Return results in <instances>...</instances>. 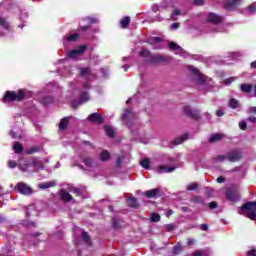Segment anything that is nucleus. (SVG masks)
Instances as JSON below:
<instances>
[{"label":"nucleus","instance_id":"1","mask_svg":"<svg viewBox=\"0 0 256 256\" xmlns=\"http://www.w3.org/2000/svg\"><path fill=\"white\" fill-rule=\"evenodd\" d=\"M238 213L254 221L256 217V202H247L238 210Z\"/></svg>","mask_w":256,"mask_h":256},{"label":"nucleus","instance_id":"2","mask_svg":"<svg viewBox=\"0 0 256 256\" xmlns=\"http://www.w3.org/2000/svg\"><path fill=\"white\" fill-rule=\"evenodd\" d=\"M25 99V92L23 90L7 91L3 97V103H11V101H21Z\"/></svg>","mask_w":256,"mask_h":256},{"label":"nucleus","instance_id":"3","mask_svg":"<svg viewBox=\"0 0 256 256\" xmlns=\"http://www.w3.org/2000/svg\"><path fill=\"white\" fill-rule=\"evenodd\" d=\"M140 57H144L145 59H148L150 63H163V61H167L165 56L161 55H152L151 52H149L148 49L143 48L140 51Z\"/></svg>","mask_w":256,"mask_h":256},{"label":"nucleus","instance_id":"4","mask_svg":"<svg viewBox=\"0 0 256 256\" xmlns=\"http://www.w3.org/2000/svg\"><path fill=\"white\" fill-rule=\"evenodd\" d=\"M188 71L191 73V75L194 76L195 81L199 83V85H205L206 80L205 76L199 72V70L193 66H188Z\"/></svg>","mask_w":256,"mask_h":256},{"label":"nucleus","instance_id":"5","mask_svg":"<svg viewBox=\"0 0 256 256\" xmlns=\"http://www.w3.org/2000/svg\"><path fill=\"white\" fill-rule=\"evenodd\" d=\"M15 189L22 195H31L33 193V189H31L25 182H19Z\"/></svg>","mask_w":256,"mask_h":256},{"label":"nucleus","instance_id":"6","mask_svg":"<svg viewBox=\"0 0 256 256\" xmlns=\"http://www.w3.org/2000/svg\"><path fill=\"white\" fill-rule=\"evenodd\" d=\"M87 50V46H79L78 48L68 52V57L69 59H77L79 55H83L85 51Z\"/></svg>","mask_w":256,"mask_h":256},{"label":"nucleus","instance_id":"7","mask_svg":"<svg viewBox=\"0 0 256 256\" xmlns=\"http://www.w3.org/2000/svg\"><path fill=\"white\" fill-rule=\"evenodd\" d=\"M122 119L127 125H129L130 121H135V119H137V114L130 109H126L122 115Z\"/></svg>","mask_w":256,"mask_h":256},{"label":"nucleus","instance_id":"8","mask_svg":"<svg viewBox=\"0 0 256 256\" xmlns=\"http://www.w3.org/2000/svg\"><path fill=\"white\" fill-rule=\"evenodd\" d=\"M168 45L171 51H175L176 55H180L181 57H187V52L181 49V46H179L177 43L170 42Z\"/></svg>","mask_w":256,"mask_h":256},{"label":"nucleus","instance_id":"9","mask_svg":"<svg viewBox=\"0 0 256 256\" xmlns=\"http://www.w3.org/2000/svg\"><path fill=\"white\" fill-rule=\"evenodd\" d=\"M80 75L86 79V81H93V79H95V75L91 72V68H80Z\"/></svg>","mask_w":256,"mask_h":256},{"label":"nucleus","instance_id":"10","mask_svg":"<svg viewBox=\"0 0 256 256\" xmlns=\"http://www.w3.org/2000/svg\"><path fill=\"white\" fill-rule=\"evenodd\" d=\"M83 163L88 171H93V169L99 167V164L93 158L86 157L83 159Z\"/></svg>","mask_w":256,"mask_h":256},{"label":"nucleus","instance_id":"11","mask_svg":"<svg viewBox=\"0 0 256 256\" xmlns=\"http://www.w3.org/2000/svg\"><path fill=\"white\" fill-rule=\"evenodd\" d=\"M183 113L187 117H191L192 119H198L199 118V111L191 109L189 106L183 107Z\"/></svg>","mask_w":256,"mask_h":256},{"label":"nucleus","instance_id":"12","mask_svg":"<svg viewBox=\"0 0 256 256\" xmlns=\"http://www.w3.org/2000/svg\"><path fill=\"white\" fill-rule=\"evenodd\" d=\"M228 161L235 163L241 159V152L239 150H232L227 154Z\"/></svg>","mask_w":256,"mask_h":256},{"label":"nucleus","instance_id":"13","mask_svg":"<svg viewBox=\"0 0 256 256\" xmlns=\"http://www.w3.org/2000/svg\"><path fill=\"white\" fill-rule=\"evenodd\" d=\"M239 197V191L237 190L228 189L226 191V199H229V201H239Z\"/></svg>","mask_w":256,"mask_h":256},{"label":"nucleus","instance_id":"14","mask_svg":"<svg viewBox=\"0 0 256 256\" xmlns=\"http://www.w3.org/2000/svg\"><path fill=\"white\" fill-rule=\"evenodd\" d=\"M174 166H167V165H160L157 167V173L162 174V173H173L175 171Z\"/></svg>","mask_w":256,"mask_h":256},{"label":"nucleus","instance_id":"15","mask_svg":"<svg viewBox=\"0 0 256 256\" xmlns=\"http://www.w3.org/2000/svg\"><path fill=\"white\" fill-rule=\"evenodd\" d=\"M90 123H103V118L99 113H92L88 116Z\"/></svg>","mask_w":256,"mask_h":256},{"label":"nucleus","instance_id":"16","mask_svg":"<svg viewBox=\"0 0 256 256\" xmlns=\"http://www.w3.org/2000/svg\"><path fill=\"white\" fill-rule=\"evenodd\" d=\"M208 21L210 23L217 24V23H221V21H223V18L215 13H210L208 15Z\"/></svg>","mask_w":256,"mask_h":256},{"label":"nucleus","instance_id":"17","mask_svg":"<svg viewBox=\"0 0 256 256\" xmlns=\"http://www.w3.org/2000/svg\"><path fill=\"white\" fill-rule=\"evenodd\" d=\"M10 25L5 21V19L0 18V35H5L3 31H9Z\"/></svg>","mask_w":256,"mask_h":256},{"label":"nucleus","instance_id":"18","mask_svg":"<svg viewBox=\"0 0 256 256\" xmlns=\"http://www.w3.org/2000/svg\"><path fill=\"white\" fill-rule=\"evenodd\" d=\"M159 188H154L151 190H147L146 192H144L145 196L148 197V199H151L153 197H157V195H159Z\"/></svg>","mask_w":256,"mask_h":256},{"label":"nucleus","instance_id":"19","mask_svg":"<svg viewBox=\"0 0 256 256\" xmlns=\"http://www.w3.org/2000/svg\"><path fill=\"white\" fill-rule=\"evenodd\" d=\"M224 138H225V134H213L212 136H210L209 142L210 143H217V142L221 141Z\"/></svg>","mask_w":256,"mask_h":256},{"label":"nucleus","instance_id":"20","mask_svg":"<svg viewBox=\"0 0 256 256\" xmlns=\"http://www.w3.org/2000/svg\"><path fill=\"white\" fill-rule=\"evenodd\" d=\"M60 199H62V201H71V199H73V196H71V194H69L67 190H61Z\"/></svg>","mask_w":256,"mask_h":256},{"label":"nucleus","instance_id":"21","mask_svg":"<svg viewBox=\"0 0 256 256\" xmlns=\"http://www.w3.org/2000/svg\"><path fill=\"white\" fill-rule=\"evenodd\" d=\"M104 131L108 137H115V128L113 126L106 125L104 126Z\"/></svg>","mask_w":256,"mask_h":256},{"label":"nucleus","instance_id":"22","mask_svg":"<svg viewBox=\"0 0 256 256\" xmlns=\"http://www.w3.org/2000/svg\"><path fill=\"white\" fill-rule=\"evenodd\" d=\"M239 1L241 0H227L225 4L226 9H233L234 7H237L239 4Z\"/></svg>","mask_w":256,"mask_h":256},{"label":"nucleus","instance_id":"23","mask_svg":"<svg viewBox=\"0 0 256 256\" xmlns=\"http://www.w3.org/2000/svg\"><path fill=\"white\" fill-rule=\"evenodd\" d=\"M55 185H56L55 182L48 181V182H43L38 184V187L39 189H49L51 187H55Z\"/></svg>","mask_w":256,"mask_h":256},{"label":"nucleus","instance_id":"24","mask_svg":"<svg viewBox=\"0 0 256 256\" xmlns=\"http://www.w3.org/2000/svg\"><path fill=\"white\" fill-rule=\"evenodd\" d=\"M127 204L129 205V207H133L134 209H137L139 207V203H137V199L135 197L128 198Z\"/></svg>","mask_w":256,"mask_h":256},{"label":"nucleus","instance_id":"25","mask_svg":"<svg viewBox=\"0 0 256 256\" xmlns=\"http://www.w3.org/2000/svg\"><path fill=\"white\" fill-rule=\"evenodd\" d=\"M129 23H131V18L129 16H126L122 20H120V25L122 29H127V27H129Z\"/></svg>","mask_w":256,"mask_h":256},{"label":"nucleus","instance_id":"26","mask_svg":"<svg viewBox=\"0 0 256 256\" xmlns=\"http://www.w3.org/2000/svg\"><path fill=\"white\" fill-rule=\"evenodd\" d=\"M253 89V85L251 84H241L240 86V90L242 91V93H251Z\"/></svg>","mask_w":256,"mask_h":256},{"label":"nucleus","instance_id":"27","mask_svg":"<svg viewBox=\"0 0 256 256\" xmlns=\"http://www.w3.org/2000/svg\"><path fill=\"white\" fill-rule=\"evenodd\" d=\"M82 233V240L84 241V243H86V245L88 247H91V238H89V235L87 234V232L79 230Z\"/></svg>","mask_w":256,"mask_h":256},{"label":"nucleus","instance_id":"28","mask_svg":"<svg viewBox=\"0 0 256 256\" xmlns=\"http://www.w3.org/2000/svg\"><path fill=\"white\" fill-rule=\"evenodd\" d=\"M67 125H69V118H68V117L63 118V119L60 121L59 129H60L61 131H65V129H67Z\"/></svg>","mask_w":256,"mask_h":256},{"label":"nucleus","instance_id":"29","mask_svg":"<svg viewBox=\"0 0 256 256\" xmlns=\"http://www.w3.org/2000/svg\"><path fill=\"white\" fill-rule=\"evenodd\" d=\"M110 158L111 154L109 153V151L104 150L100 153V161H109Z\"/></svg>","mask_w":256,"mask_h":256},{"label":"nucleus","instance_id":"30","mask_svg":"<svg viewBox=\"0 0 256 256\" xmlns=\"http://www.w3.org/2000/svg\"><path fill=\"white\" fill-rule=\"evenodd\" d=\"M187 137H189L187 134H183L182 136L176 138L173 141L174 145H181V143H183V141H187Z\"/></svg>","mask_w":256,"mask_h":256},{"label":"nucleus","instance_id":"31","mask_svg":"<svg viewBox=\"0 0 256 256\" xmlns=\"http://www.w3.org/2000/svg\"><path fill=\"white\" fill-rule=\"evenodd\" d=\"M89 101V94L87 92H82L80 94L79 104L87 103Z\"/></svg>","mask_w":256,"mask_h":256},{"label":"nucleus","instance_id":"32","mask_svg":"<svg viewBox=\"0 0 256 256\" xmlns=\"http://www.w3.org/2000/svg\"><path fill=\"white\" fill-rule=\"evenodd\" d=\"M140 165L141 167H143V169H151V161L149 160V158H145L140 161Z\"/></svg>","mask_w":256,"mask_h":256},{"label":"nucleus","instance_id":"33","mask_svg":"<svg viewBox=\"0 0 256 256\" xmlns=\"http://www.w3.org/2000/svg\"><path fill=\"white\" fill-rule=\"evenodd\" d=\"M214 27H215L214 33H226L227 31L225 26L221 24H216Z\"/></svg>","mask_w":256,"mask_h":256},{"label":"nucleus","instance_id":"34","mask_svg":"<svg viewBox=\"0 0 256 256\" xmlns=\"http://www.w3.org/2000/svg\"><path fill=\"white\" fill-rule=\"evenodd\" d=\"M228 57L230 59H239V57H243V53H241V52H230V53H228Z\"/></svg>","mask_w":256,"mask_h":256},{"label":"nucleus","instance_id":"35","mask_svg":"<svg viewBox=\"0 0 256 256\" xmlns=\"http://www.w3.org/2000/svg\"><path fill=\"white\" fill-rule=\"evenodd\" d=\"M229 105H230L231 109H237V107H239V101L235 98H232L229 101Z\"/></svg>","mask_w":256,"mask_h":256},{"label":"nucleus","instance_id":"36","mask_svg":"<svg viewBox=\"0 0 256 256\" xmlns=\"http://www.w3.org/2000/svg\"><path fill=\"white\" fill-rule=\"evenodd\" d=\"M214 161L216 163H223V161H228V158L225 155H218V156L214 157Z\"/></svg>","mask_w":256,"mask_h":256},{"label":"nucleus","instance_id":"37","mask_svg":"<svg viewBox=\"0 0 256 256\" xmlns=\"http://www.w3.org/2000/svg\"><path fill=\"white\" fill-rule=\"evenodd\" d=\"M77 39H79V34L66 36V41H68V43H73V41H77Z\"/></svg>","mask_w":256,"mask_h":256},{"label":"nucleus","instance_id":"38","mask_svg":"<svg viewBox=\"0 0 256 256\" xmlns=\"http://www.w3.org/2000/svg\"><path fill=\"white\" fill-rule=\"evenodd\" d=\"M31 213H34V215H37V211H35L34 205H30L26 210L27 217H29L31 215Z\"/></svg>","mask_w":256,"mask_h":256},{"label":"nucleus","instance_id":"39","mask_svg":"<svg viewBox=\"0 0 256 256\" xmlns=\"http://www.w3.org/2000/svg\"><path fill=\"white\" fill-rule=\"evenodd\" d=\"M151 221L153 223H159V221H161V216L157 213H152L151 214Z\"/></svg>","mask_w":256,"mask_h":256},{"label":"nucleus","instance_id":"40","mask_svg":"<svg viewBox=\"0 0 256 256\" xmlns=\"http://www.w3.org/2000/svg\"><path fill=\"white\" fill-rule=\"evenodd\" d=\"M14 151L15 153H23V146L19 142H16L14 145Z\"/></svg>","mask_w":256,"mask_h":256},{"label":"nucleus","instance_id":"41","mask_svg":"<svg viewBox=\"0 0 256 256\" xmlns=\"http://www.w3.org/2000/svg\"><path fill=\"white\" fill-rule=\"evenodd\" d=\"M179 15H181V10H174L171 14L172 21H177V17H179Z\"/></svg>","mask_w":256,"mask_h":256},{"label":"nucleus","instance_id":"42","mask_svg":"<svg viewBox=\"0 0 256 256\" xmlns=\"http://www.w3.org/2000/svg\"><path fill=\"white\" fill-rule=\"evenodd\" d=\"M173 251L174 255H179V253H181V244H177L176 246H174Z\"/></svg>","mask_w":256,"mask_h":256},{"label":"nucleus","instance_id":"43","mask_svg":"<svg viewBox=\"0 0 256 256\" xmlns=\"http://www.w3.org/2000/svg\"><path fill=\"white\" fill-rule=\"evenodd\" d=\"M248 11H249V13H255V11H256V3H253L252 5H250L248 7Z\"/></svg>","mask_w":256,"mask_h":256},{"label":"nucleus","instance_id":"44","mask_svg":"<svg viewBox=\"0 0 256 256\" xmlns=\"http://www.w3.org/2000/svg\"><path fill=\"white\" fill-rule=\"evenodd\" d=\"M195 189H197V184L193 183L187 186V190L188 191H195Z\"/></svg>","mask_w":256,"mask_h":256},{"label":"nucleus","instance_id":"45","mask_svg":"<svg viewBox=\"0 0 256 256\" xmlns=\"http://www.w3.org/2000/svg\"><path fill=\"white\" fill-rule=\"evenodd\" d=\"M8 167H10V169H15V167H17V162L10 160L8 162Z\"/></svg>","mask_w":256,"mask_h":256},{"label":"nucleus","instance_id":"46","mask_svg":"<svg viewBox=\"0 0 256 256\" xmlns=\"http://www.w3.org/2000/svg\"><path fill=\"white\" fill-rule=\"evenodd\" d=\"M233 81H235V78H233V77L225 79L224 85H231V83H233Z\"/></svg>","mask_w":256,"mask_h":256},{"label":"nucleus","instance_id":"47","mask_svg":"<svg viewBox=\"0 0 256 256\" xmlns=\"http://www.w3.org/2000/svg\"><path fill=\"white\" fill-rule=\"evenodd\" d=\"M239 127L242 129V131H245V129H247V123H245V121H241L239 123Z\"/></svg>","mask_w":256,"mask_h":256},{"label":"nucleus","instance_id":"48","mask_svg":"<svg viewBox=\"0 0 256 256\" xmlns=\"http://www.w3.org/2000/svg\"><path fill=\"white\" fill-rule=\"evenodd\" d=\"M72 193L76 194L77 197H79V195H81V190L79 188H72Z\"/></svg>","mask_w":256,"mask_h":256},{"label":"nucleus","instance_id":"49","mask_svg":"<svg viewBox=\"0 0 256 256\" xmlns=\"http://www.w3.org/2000/svg\"><path fill=\"white\" fill-rule=\"evenodd\" d=\"M194 256H205V251L204 250H198L194 253Z\"/></svg>","mask_w":256,"mask_h":256},{"label":"nucleus","instance_id":"50","mask_svg":"<svg viewBox=\"0 0 256 256\" xmlns=\"http://www.w3.org/2000/svg\"><path fill=\"white\" fill-rule=\"evenodd\" d=\"M150 43H161V38L159 37H154L150 40Z\"/></svg>","mask_w":256,"mask_h":256},{"label":"nucleus","instance_id":"51","mask_svg":"<svg viewBox=\"0 0 256 256\" xmlns=\"http://www.w3.org/2000/svg\"><path fill=\"white\" fill-rule=\"evenodd\" d=\"M123 159H124L123 156L118 157L117 162H116L117 167H119L121 165V163H123Z\"/></svg>","mask_w":256,"mask_h":256},{"label":"nucleus","instance_id":"52","mask_svg":"<svg viewBox=\"0 0 256 256\" xmlns=\"http://www.w3.org/2000/svg\"><path fill=\"white\" fill-rule=\"evenodd\" d=\"M166 229H167V231H173V229H175V224L166 225Z\"/></svg>","mask_w":256,"mask_h":256},{"label":"nucleus","instance_id":"53","mask_svg":"<svg viewBox=\"0 0 256 256\" xmlns=\"http://www.w3.org/2000/svg\"><path fill=\"white\" fill-rule=\"evenodd\" d=\"M187 245H188L189 247L195 245V239L189 238L188 241H187Z\"/></svg>","mask_w":256,"mask_h":256},{"label":"nucleus","instance_id":"54","mask_svg":"<svg viewBox=\"0 0 256 256\" xmlns=\"http://www.w3.org/2000/svg\"><path fill=\"white\" fill-rule=\"evenodd\" d=\"M247 256H256V250L255 249L249 250Z\"/></svg>","mask_w":256,"mask_h":256},{"label":"nucleus","instance_id":"55","mask_svg":"<svg viewBox=\"0 0 256 256\" xmlns=\"http://www.w3.org/2000/svg\"><path fill=\"white\" fill-rule=\"evenodd\" d=\"M209 207H210L211 209H217V202H210V203H209Z\"/></svg>","mask_w":256,"mask_h":256},{"label":"nucleus","instance_id":"56","mask_svg":"<svg viewBox=\"0 0 256 256\" xmlns=\"http://www.w3.org/2000/svg\"><path fill=\"white\" fill-rule=\"evenodd\" d=\"M85 21H86L87 23H97V20L94 19V18H86Z\"/></svg>","mask_w":256,"mask_h":256},{"label":"nucleus","instance_id":"57","mask_svg":"<svg viewBox=\"0 0 256 256\" xmlns=\"http://www.w3.org/2000/svg\"><path fill=\"white\" fill-rule=\"evenodd\" d=\"M113 227H114V229H119V220L113 221Z\"/></svg>","mask_w":256,"mask_h":256},{"label":"nucleus","instance_id":"58","mask_svg":"<svg viewBox=\"0 0 256 256\" xmlns=\"http://www.w3.org/2000/svg\"><path fill=\"white\" fill-rule=\"evenodd\" d=\"M200 229H201V231H207V229H209V226L207 224H202L200 226Z\"/></svg>","mask_w":256,"mask_h":256},{"label":"nucleus","instance_id":"59","mask_svg":"<svg viewBox=\"0 0 256 256\" xmlns=\"http://www.w3.org/2000/svg\"><path fill=\"white\" fill-rule=\"evenodd\" d=\"M217 183H225V177H223V176L218 177Z\"/></svg>","mask_w":256,"mask_h":256},{"label":"nucleus","instance_id":"60","mask_svg":"<svg viewBox=\"0 0 256 256\" xmlns=\"http://www.w3.org/2000/svg\"><path fill=\"white\" fill-rule=\"evenodd\" d=\"M171 29L175 30V29H179V23H173L171 26H170Z\"/></svg>","mask_w":256,"mask_h":256},{"label":"nucleus","instance_id":"61","mask_svg":"<svg viewBox=\"0 0 256 256\" xmlns=\"http://www.w3.org/2000/svg\"><path fill=\"white\" fill-rule=\"evenodd\" d=\"M101 73H102V75H103L104 77H107V75H108V73H109V70H107V69H102V70H101Z\"/></svg>","mask_w":256,"mask_h":256},{"label":"nucleus","instance_id":"62","mask_svg":"<svg viewBox=\"0 0 256 256\" xmlns=\"http://www.w3.org/2000/svg\"><path fill=\"white\" fill-rule=\"evenodd\" d=\"M248 121H250V123H256V117L251 116V117L248 118Z\"/></svg>","mask_w":256,"mask_h":256},{"label":"nucleus","instance_id":"63","mask_svg":"<svg viewBox=\"0 0 256 256\" xmlns=\"http://www.w3.org/2000/svg\"><path fill=\"white\" fill-rule=\"evenodd\" d=\"M195 5L201 6L203 5V0H194Z\"/></svg>","mask_w":256,"mask_h":256},{"label":"nucleus","instance_id":"64","mask_svg":"<svg viewBox=\"0 0 256 256\" xmlns=\"http://www.w3.org/2000/svg\"><path fill=\"white\" fill-rule=\"evenodd\" d=\"M249 113H255L256 114V106L249 108Z\"/></svg>","mask_w":256,"mask_h":256}]
</instances>
